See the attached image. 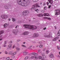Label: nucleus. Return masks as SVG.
<instances>
[{
	"mask_svg": "<svg viewBox=\"0 0 60 60\" xmlns=\"http://www.w3.org/2000/svg\"><path fill=\"white\" fill-rule=\"evenodd\" d=\"M16 50L17 51H19L20 50V49L19 48H17L16 49Z\"/></svg>",
	"mask_w": 60,
	"mask_h": 60,
	"instance_id": "obj_32",
	"label": "nucleus"
},
{
	"mask_svg": "<svg viewBox=\"0 0 60 60\" xmlns=\"http://www.w3.org/2000/svg\"><path fill=\"white\" fill-rule=\"evenodd\" d=\"M56 11L55 13V15H58L60 14V10H55Z\"/></svg>",
	"mask_w": 60,
	"mask_h": 60,
	"instance_id": "obj_5",
	"label": "nucleus"
},
{
	"mask_svg": "<svg viewBox=\"0 0 60 60\" xmlns=\"http://www.w3.org/2000/svg\"><path fill=\"white\" fill-rule=\"evenodd\" d=\"M12 45L11 44V45H8V47H9V48H11V47H12Z\"/></svg>",
	"mask_w": 60,
	"mask_h": 60,
	"instance_id": "obj_25",
	"label": "nucleus"
},
{
	"mask_svg": "<svg viewBox=\"0 0 60 60\" xmlns=\"http://www.w3.org/2000/svg\"><path fill=\"white\" fill-rule=\"evenodd\" d=\"M17 27H19V26L17 25L16 26V27H15V28H17Z\"/></svg>",
	"mask_w": 60,
	"mask_h": 60,
	"instance_id": "obj_49",
	"label": "nucleus"
},
{
	"mask_svg": "<svg viewBox=\"0 0 60 60\" xmlns=\"http://www.w3.org/2000/svg\"><path fill=\"white\" fill-rule=\"evenodd\" d=\"M57 49L58 50H60V49L59 48V47L58 46L57 47Z\"/></svg>",
	"mask_w": 60,
	"mask_h": 60,
	"instance_id": "obj_46",
	"label": "nucleus"
},
{
	"mask_svg": "<svg viewBox=\"0 0 60 60\" xmlns=\"http://www.w3.org/2000/svg\"><path fill=\"white\" fill-rule=\"evenodd\" d=\"M45 37H47L48 38H51V36H50V34H49V35H47L46 34H45L44 35Z\"/></svg>",
	"mask_w": 60,
	"mask_h": 60,
	"instance_id": "obj_12",
	"label": "nucleus"
},
{
	"mask_svg": "<svg viewBox=\"0 0 60 60\" xmlns=\"http://www.w3.org/2000/svg\"><path fill=\"white\" fill-rule=\"evenodd\" d=\"M5 54H8V52H7V51H5Z\"/></svg>",
	"mask_w": 60,
	"mask_h": 60,
	"instance_id": "obj_43",
	"label": "nucleus"
},
{
	"mask_svg": "<svg viewBox=\"0 0 60 60\" xmlns=\"http://www.w3.org/2000/svg\"><path fill=\"white\" fill-rule=\"evenodd\" d=\"M58 38H59V37H56L55 38H54L52 39V41H56L57 40H58Z\"/></svg>",
	"mask_w": 60,
	"mask_h": 60,
	"instance_id": "obj_11",
	"label": "nucleus"
},
{
	"mask_svg": "<svg viewBox=\"0 0 60 60\" xmlns=\"http://www.w3.org/2000/svg\"><path fill=\"white\" fill-rule=\"evenodd\" d=\"M39 46L41 48H43V45H40Z\"/></svg>",
	"mask_w": 60,
	"mask_h": 60,
	"instance_id": "obj_23",
	"label": "nucleus"
},
{
	"mask_svg": "<svg viewBox=\"0 0 60 60\" xmlns=\"http://www.w3.org/2000/svg\"><path fill=\"white\" fill-rule=\"evenodd\" d=\"M49 53V52L48 51H46V54H48V53Z\"/></svg>",
	"mask_w": 60,
	"mask_h": 60,
	"instance_id": "obj_36",
	"label": "nucleus"
},
{
	"mask_svg": "<svg viewBox=\"0 0 60 60\" xmlns=\"http://www.w3.org/2000/svg\"><path fill=\"white\" fill-rule=\"evenodd\" d=\"M20 41V40L19 39H18L17 41Z\"/></svg>",
	"mask_w": 60,
	"mask_h": 60,
	"instance_id": "obj_50",
	"label": "nucleus"
},
{
	"mask_svg": "<svg viewBox=\"0 0 60 60\" xmlns=\"http://www.w3.org/2000/svg\"><path fill=\"white\" fill-rule=\"evenodd\" d=\"M16 54V52H14L13 53H12L11 54V55H12V56H14V55H15V54Z\"/></svg>",
	"mask_w": 60,
	"mask_h": 60,
	"instance_id": "obj_21",
	"label": "nucleus"
},
{
	"mask_svg": "<svg viewBox=\"0 0 60 60\" xmlns=\"http://www.w3.org/2000/svg\"><path fill=\"white\" fill-rule=\"evenodd\" d=\"M23 55H26L27 54V52H24L23 53Z\"/></svg>",
	"mask_w": 60,
	"mask_h": 60,
	"instance_id": "obj_19",
	"label": "nucleus"
},
{
	"mask_svg": "<svg viewBox=\"0 0 60 60\" xmlns=\"http://www.w3.org/2000/svg\"><path fill=\"white\" fill-rule=\"evenodd\" d=\"M2 36H3V35H1L0 36V38H2Z\"/></svg>",
	"mask_w": 60,
	"mask_h": 60,
	"instance_id": "obj_58",
	"label": "nucleus"
},
{
	"mask_svg": "<svg viewBox=\"0 0 60 60\" xmlns=\"http://www.w3.org/2000/svg\"><path fill=\"white\" fill-rule=\"evenodd\" d=\"M23 26H24L25 28H28L30 29H32V30H35L36 29H37V27H36V26H34L30 24L29 25L28 24H24Z\"/></svg>",
	"mask_w": 60,
	"mask_h": 60,
	"instance_id": "obj_1",
	"label": "nucleus"
},
{
	"mask_svg": "<svg viewBox=\"0 0 60 60\" xmlns=\"http://www.w3.org/2000/svg\"><path fill=\"white\" fill-rule=\"evenodd\" d=\"M54 56V55L53 54H50L49 56V57L51 58H53V57Z\"/></svg>",
	"mask_w": 60,
	"mask_h": 60,
	"instance_id": "obj_18",
	"label": "nucleus"
},
{
	"mask_svg": "<svg viewBox=\"0 0 60 60\" xmlns=\"http://www.w3.org/2000/svg\"><path fill=\"white\" fill-rule=\"evenodd\" d=\"M41 51V50H39L38 51V53H39V52H40Z\"/></svg>",
	"mask_w": 60,
	"mask_h": 60,
	"instance_id": "obj_59",
	"label": "nucleus"
},
{
	"mask_svg": "<svg viewBox=\"0 0 60 60\" xmlns=\"http://www.w3.org/2000/svg\"><path fill=\"white\" fill-rule=\"evenodd\" d=\"M47 19L49 20H51V18H48Z\"/></svg>",
	"mask_w": 60,
	"mask_h": 60,
	"instance_id": "obj_38",
	"label": "nucleus"
},
{
	"mask_svg": "<svg viewBox=\"0 0 60 60\" xmlns=\"http://www.w3.org/2000/svg\"><path fill=\"white\" fill-rule=\"evenodd\" d=\"M45 49H46L45 48H44L43 49V51H45Z\"/></svg>",
	"mask_w": 60,
	"mask_h": 60,
	"instance_id": "obj_51",
	"label": "nucleus"
},
{
	"mask_svg": "<svg viewBox=\"0 0 60 60\" xmlns=\"http://www.w3.org/2000/svg\"><path fill=\"white\" fill-rule=\"evenodd\" d=\"M43 5L44 6L45 5H46V3L45 2L44 3H43Z\"/></svg>",
	"mask_w": 60,
	"mask_h": 60,
	"instance_id": "obj_41",
	"label": "nucleus"
},
{
	"mask_svg": "<svg viewBox=\"0 0 60 60\" xmlns=\"http://www.w3.org/2000/svg\"><path fill=\"white\" fill-rule=\"evenodd\" d=\"M3 39L2 38H1L0 39V41H1V40H2Z\"/></svg>",
	"mask_w": 60,
	"mask_h": 60,
	"instance_id": "obj_62",
	"label": "nucleus"
},
{
	"mask_svg": "<svg viewBox=\"0 0 60 60\" xmlns=\"http://www.w3.org/2000/svg\"><path fill=\"white\" fill-rule=\"evenodd\" d=\"M4 32V31L3 30H1L0 31V35L3 34Z\"/></svg>",
	"mask_w": 60,
	"mask_h": 60,
	"instance_id": "obj_20",
	"label": "nucleus"
},
{
	"mask_svg": "<svg viewBox=\"0 0 60 60\" xmlns=\"http://www.w3.org/2000/svg\"><path fill=\"white\" fill-rule=\"evenodd\" d=\"M57 57H58V58H60V56L59 55H58V56H57Z\"/></svg>",
	"mask_w": 60,
	"mask_h": 60,
	"instance_id": "obj_47",
	"label": "nucleus"
},
{
	"mask_svg": "<svg viewBox=\"0 0 60 60\" xmlns=\"http://www.w3.org/2000/svg\"><path fill=\"white\" fill-rule=\"evenodd\" d=\"M40 6L38 5V4H36L33 5V7L31 9V10L33 11H37V10H36V8L38 7H40Z\"/></svg>",
	"mask_w": 60,
	"mask_h": 60,
	"instance_id": "obj_2",
	"label": "nucleus"
},
{
	"mask_svg": "<svg viewBox=\"0 0 60 60\" xmlns=\"http://www.w3.org/2000/svg\"><path fill=\"white\" fill-rule=\"evenodd\" d=\"M8 20L9 21H11V19H8Z\"/></svg>",
	"mask_w": 60,
	"mask_h": 60,
	"instance_id": "obj_60",
	"label": "nucleus"
},
{
	"mask_svg": "<svg viewBox=\"0 0 60 60\" xmlns=\"http://www.w3.org/2000/svg\"><path fill=\"white\" fill-rule=\"evenodd\" d=\"M42 12H43V13L44 12V11L42 10Z\"/></svg>",
	"mask_w": 60,
	"mask_h": 60,
	"instance_id": "obj_61",
	"label": "nucleus"
},
{
	"mask_svg": "<svg viewBox=\"0 0 60 60\" xmlns=\"http://www.w3.org/2000/svg\"><path fill=\"white\" fill-rule=\"evenodd\" d=\"M30 59H34V56H32L30 57Z\"/></svg>",
	"mask_w": 60,
	"mask_h": 60,
	"instance_id": "obj_28",
	"label": "nucleus"
},
{
	"mask_svg": "<svg viewBox=\"0 0 60 60\" xmlns=\"http://www.w3.org/2000/svg\"><path fill=\"white\" fill-rule=\"evenodd\" d=\"M15 45H14L13 46V49H14V48H15Z\"/></svg>",
	"mask_w": 60,
	"mask_h": 60,
	"instance_id": "obj_53",
	"label": "nucleus"
},
{
	"mask_svg": "<svg viewBox=\"0 0 60 60\" xmlns=\"http://www.w3.org/2000/svg\"><path fill=\"white\" fill-rule=\"evenodd\" d=\"M23 43V44H25V43H26V42H24Z\"/></svg>",
	"mask_w": 60,
	"mask_h": 60,
	"instance_id": "obj_63",
	"label": "nucleus"
},
{
	"mask_svg": "<svg viewBox=\"0 0 60 60\" xmlns=\"http://www.w3.org/2000/svg\"><path fill=\"white\" fill-rule=\"evenodd\" d=\"M22 1H23V0H18L17 3L18 4L20 5H21L23 6H26V5H25V4L23 2H22Z\"/></svg>",
	"mask_w": 60,
	"mask_h": 60,
	"instance_id": "obj_3",
	"label": "nucleus"
},
{
	"mask_svg": "<svg viewBox=\"0 0 60 60\" xmlns=\"http://www.w3.org/2000/svg\"><path fill=\"white\" fill-rule=\"evenodd\" d=\"M7 42H6V41H5L4 42V45H5V44Z\"/></svg>",
	"mask_w": 60,
	"mask_h": 60,
	"instance_id": "obj_44",
	"label": "nucleus"
},
{
	"mask_svg": "<svg viewBox=\"0 0 60 60\" xmlns=\"http://www.w3.org/2000/svg\"><path fill=\"white\" fill-rule=\"evenodd\" d=\"M35 59L37 60V59H38V57H35Z\"/></svg>",
	"mask_w": 60,
	"mask_h": 60,
	"instance_id": "obj_48",
	"label": "nucleus"
},
{
	"mask_svg": "<svg viewBox=\"0 0 60 60\" xmlns=\"http://www.w3.org/2000/svg\"><path fill=\"white\" fill-rule=\"evenodd\" d=\"M43 58H46V56L45 55L43 56Z\"/></svg>",
	"mask_w": 60,
	"mask_h": 60,
	"instance_id": "obj_33",
	"label": "nucleus"
},
{
	"mask_svg": "<svg viewBox=\"0 0 60 60\" xmlns=\"http://www.w3.org/2000/svg\"><path fill=\"white\" fill-rule=\"evenodd\" d=\"M32 55H38V54L37 53L35 52H32Z\"/></svg>",
	"mask_w": 60,
	"mask_h": 60,
	"instance_id": "obj_17",
	"label": "nucleus"
},
{
	"mask_svg": "<svg viewBox=\"0 0 60 60\" xmlns=\"http://www.w3.org/2000/svg\"><path fill=\"white\" fill-rule=\"evenodd\" d=\"M42 57L41 56H39L38 57V58L39 59H42Z\"/></svg>",
	"mask_w": 60,
	"mask_h": 60,
	"instance_id": "obj_26",
	"label": "nucleus"
},
{
	"mask_svg": "<svg viewBox=\"0 0 60 60\" xmlns=\"http://www.w3.org/2000/svg\"><path fill=\"white\" fill-rule=\"evenodd\" d=\"M9 59H10V58L9 57H8L6 59L7 60H9Z\"/></svg>",
	"mask_w": 60,
	"mask_h": 60,
	"instance_id": "obj_39",
	"label": "nucleus"
},
{
	"mask_svg": "<svg viewBox=\"0 0 60 60\" xmlns=\"http://www.w3.org/2000/svg\"><path fill=\"white\" fill-rule=\"evenodd\" d=\"M1 18L3 19H6L7 17H8V16L7 15H3L1 16Z\"/></svg>",
	"mask_w": 60,
	"mask_h": 60,
	"instance_id": "obj_6",
	"label": "nucleus"
},
{
	"mask_svg": "<svg viewBox=\"0 0 60 60\" xmlns=\"http://www.w3.org/2000/svg\"><path fill=\"white\" fill-rule=\"evenodd\" d=\"M4 8H5V9H8V10H9V8H8V7H7V6H4Z\"/></svg>",
	"mask_w": 60,
	"mask_h": 60,
	"instance_id": "obj_24",
	"label": "nucleus"
},
{
	"mask_svg": "<svg viewBox=\"0 0 60 60\" xmlns=\"http://www.w3.org/2000/svg\"><path fill=\"white\" fill-rule=\"evenodd\" d=\"M8 26V24H4V28H6Z\"/></svg>",
	"mask_w": 60,
	"mask_h": 60,
	"instance_id": "obj_16",
	"label": "nucleus"
},
{
	"mask_svg": "<svg viewBox=\"0 0 60 60\" xmlns=\"http://www.w3.org/2000/svg\"><path fill=\"white\" fill-rule=\"evenodd\" d=\"M45 29H46V27H45L44 28H43V30H45Z\"/></svg>",
	"mask_w": 60,
	"mask_h": 60,
	"instance_id": "obj_54",
	"label": "nucleus"
},
{
	"mask_svg": "<svg viewBox=\"0 0 60 60\" xmlns=\"http://www.w3.org/2000/svg\"><path fill=\"white\" fill-rule=\"evenodd\" d=\"M44 16H49V15L48 13H44Z\"/></svg>",
	"mask_w": 60,
	"mask_h": 60,
	"instance_id": "obj_15",
	"label": "nucleus"
},
{
	"mask_svg": "<svg viewBox=\"0 0 60 60\" xmlns=\"http://www.w3.org/2000/svg\"><path fill=\"white\" fill-rule=\"evenodd\" d=\"M47 5H49V3L48 2H47Z\"/></svg>",
	"mask_w": 60,
	"mask_h": 60,
	"instance_id": "obj_52",
	"label": "nucleus"
},
{
	"mask_svg": "<svg viewBox=\"0 0 60 60\" xmlns=\"http://www.w3.org/2000/svg\"><path fill=\"white\" fill-rule=\"evenodd\" d=\"M39 0H33V1L34 2H37Z\"/></svg>",
	"mask_w": 60,
	"mask_h": 60,
	"instance_id": "obj_31",
	"label": "nucleus"
},
{
	"mask_svg": "<svg viewBox=\"0 0 60 60\" xmlns=\"http://www.w3.org/2000/svg\"><path fill=\"white\" fill-rule=\"evenodd\" d=\"M12 20L13 22H15L16 21V19L14 18H12Z\"/></svg>",
	"mask_w": 60,
	"mask_h": 60,
	"instance_id": "obj_22",
	"label": "nucleus"
},
{
	"mask_svg": "<svg viewBox=\"0 0 60 60\" xmlns=\"http://www.w3.org/2000/svg\"><path fill=\"white\" fill-rule=\"evenodd\" d=\"M41 60H45V59H42Z\"/></svg>",
	"mask_w": 60,
	"mask_h": 60,
	"instance_id": "obj_64",
	"label": "nucleus"
},
{
	"mask_svg": "<svg viewBox=\"0 0 60 60\" xmlns=\"http://www.w3.org/2000/svg\"><path fill=\"white\" fill-rule=\"evenodd\" d=\"M22 47H26V46L24 45H22Z\"/></svg>",
	"mask_w": 60,
	"mask_h": 60,
	"instance_id": "obj_37",
	"label": "nucleus"
},
{
	"mask_svg": "<svg viewBox=\"0 0 60 60\" xmlns=\"http://www.w3.org/2000/svg\"><path fill=\"white\" fill-rule=\"evenodd\" d=\"M39 44H41V43H42V42H41V41H40L39 42Z\"/></svg>",
	"mask_w": 60,
	"mask_h": 60,
	"instance_id": "obj_55",
	"label": "nucleus"
},
{
	"mask_svg": "<svg viewBox=\"0 0 60 60\" xmlns=\"http://www.w3.org/2000/svg\"><path fill=\"white\" fill-rule=\"evenodd\" d=\"M28 59V56H26L25 58V60H26Z\"/></svg>",
	"mask_w": 60,
	"mask_h": 60,
	"instance_id": "obj_29",
	"label": "nucleus"
},
{
	"mask_svg": "<svg viewBox=\"0 0 60 60\" xmlns=\"http://www.w3.org/2000/svg\"><path fill=\"white\" fill-rule=\"evenodd\" d=\"M13 33L15 35H17L18 33V30H14L13 31Z\"/></svg>",
	"mask_w": 60,
	"mask_h": 60,
	"instance_id": "obj_8",
	"label": "nucleus"
},
{
	"mask_svg": "<svg viewBox=\"0 0 60 60\" xmlns=\"http://www.w3.org/2000/svg\"><path fill=\"white\" fill-rule=\"evenodd\" d=\"M12 58H14V57H15V56H13V55L12 56Z\"/></svg>",
	"mask_w": 60,
	"mask_h": 60,
	"instance_id": "obj_56",
	"label": "nucleus"
},
{
	"mask_svg": "<svg viewBox=\"0 0 60 60\" xmlns=\"http://www.w3.org/2000/svg\"><path fill=\"white\" fill-rule=\"evenodd\" d=\"M32 46L31 45L29 47V49H31L30 48H32Z\"/></svg>",
	"mask_w": 60,
	"mask_h": 60,
	"instance_id": "obj_42",
	"label": "nucleus"
},
{
	"mask_svg": "<svg viewBox=\"0 0 60 60\" xmlns=\"http://www.w3.org/2000/svg\"><path fill=\"white\" fill-rule=\"evenodd\" d=\"M41 55L42 56H43L45 55V54L44 53H41Z\"/></svg>",
	"mask_w": 60,
	"mask_h": 60,
	"instance_id": "obj_34",
	"label": "nucleus"
},
{
	"mask_svg": "<svg viewBox=\"0 0 60 60\" xmlns=\"http://www.w3.org/2000/svg\"><path fill=\"white\" fill-rule=\"evenodd\" d=\"M51 7V5H50L49 6V7L48 8H50V7Z\"/></svg>",
	"mask_w": 60,
	"mask_h": 60,
	"instance_id": "obj_40",
	"label": "nucleus"
},
{
	"mask_svg": "<svg viewBox=\"0 0 60 60\" xmlns=\"http://www.w3.org/2000/svg\"><path fill=\"white\" fill-rule=\"evenodd\" d=\"M23 2H24L26 4V5H28L30 4V2L29 0H23Z\"/></svg>",
	"mask_w": 60,
	"mask_h": 60,
	"instance_id": "obj_7",
	"label": "nucleus"
},
{
	"mask_svg": "<svg viewBox=\"0 0 60 60\" xmlns=\"http://www.w3.org/2000/svg\"><path fill=\"white\" fill-rule=\"evenodd\" d=\"M12 51H11L9 52V54L10 55V54H12Z\"/></svg>",
	"mask_w": 60,
	"mask_h": 60,
	"instance_id": "obj_35",
	"label": "nucleus"
},
{
	"mask_svg": "<svg viewBox=\"0 0 60 60\" xmlns=\"http://www.w3.org/2000/svg\"><path fill=\"white\" fill-rule=\"evenodd\" d=\"M29 34V32H25L22 34L23 35H27V34Z\"/></svg>",
	"mask_w": 60,
	"mask_h": 60,
	"instance_id": "obj_9",
	"label": "nucleus"
},
{
	"mask_svg": "<svg viewBox=\"0 0 60 60\" xmlns=\"http://www.w3.org/2000/svg\"><path fill=\"white\" fill-rule=\"evenodd\" d=\"M11 5H9L8 6V8L9 9V8H11Z\"/></svg>",
	"mask_w": 60,
	"mask_h": 60,
	"instance_id": "obj_27",
	"label": "nucleus"
},
{
	"mask_svg": "<svg viewBox=\"0 0 60 60\" xmlns=\"http://www.w3.org/2000/svg\"><path fill=\"white\" fill-rule=\"evenodd\" d=\"M29 13V12L28 11H24L23 12L22 14L23 16H26Z\"/></svg>",
	"mask_w": 60,
	"mask_h": 60,
	"instance_id": "obj_4",
	"label": "nucleus"
},
{
	"mask_svg": "<svg viewBox=\"0 0 60 60\" xmlns=\"http://www.w3.org/2000/svg\"><path fill=\"white\" fill-rule=\"evenodd\" d=\"M38 36H39V34H38L37 33L34 34L33 37H38Z\"/></svg>",
	"mask_w": 60,
	"mask_h": 60,
	"instance_id": "obj_10",
	"label": "nucleus"
},
{
	"mask_svg": "<svg viewBox=\"0 0 60 60\" xmlns=\"http://www.w3.org/2000/svg\"><path fill=\"white\" fill-rule=\"evenodd\" d=\"M60 34V29L58 31L57 34H57Z\"/></svg>",
	"mask_w": 60,
	"mask_h": 60,
	"instance_id": "obj_30",
	"label": "nucleus"
},
{
	"mask_svg": "<svg viewBox=\"0 0 60 60\" xmlns=\"http://www.w3.org/2000/svg\"><path fill=\"white\" fill-rule=\"evenodd\" d=\"M33 43H36V42L34 41H33Z\"/></svg>",
	"mask_w": 60,
	"mask_h": 60,
	"instance_id": "obj_57",
	"label": "nucleus"
},
{
	"mask_svg": "<svg viewBox=\"0 0 60 60\" xmlns=\"http://www.w3.org/2000/svg\"><path fill=\"white\" fill-rule=\"evenodd\" d=\"M10 43H12V42L11 41H10L9 42Z\"/></svg>",
	"mask_w": 60,
	"mask_h": 60,
	"instance_id": "obj_45",
	"label": "nucleus"
},
{
	"mask_svg": "<svg viewBox=\"0 0 60 60\" xmlns=\"http://www.w3.org/2000/svg\"><path fill=\"white\" fill-rule=\"evenodd\" d=\"M50 4H53V0H48Z\"/></svg>",
	"mask_w": 60,
	"mask_h": 60,
	"instance_id": "obj_13",
	"label": "nucleus"
},
{
	"mask_svg": "<svg viewBox=\"0 0 60 60\" xmlns=\"http://www.w3.org/2000/svg\"><path fill=\"white\" fill-rule=\"evenodd\" d=\"M37 16L38 17H43V15L42 14H37Z\"/></svg>",
	"mask_w": 60,
	"mask_h": 60,
	"instance_id": "obj_14",
	"label": "nucleus"
}]
</instances>
